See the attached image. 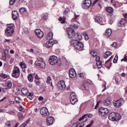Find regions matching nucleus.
Wrapping results in <instances>:
<instances>
[{
  "mask_svg": "<svg viewBox=\"0 0 127 127\" xmlns=\"http://www.w3.org/2000/svg\"><path fill=\"white\" fill-rule=\"evenodd\" d=\"M127 23V20L125 19H123L120 22V24L121 25H124V24H126Z\"/></svg>",
  "mask_w": 127,
  "mask_h": 127,
  "instance_id": "36",
  "label": "nucleus"
},
{
  "mask_svg": "<svg viewBox=\"0 0 127 127\" xmlns=\"http://www.w3.org/2000/svg\"><path fill=\"white\" fill-rule=\"evenodd\" d=\"M92 4V1L91 0H85L82 4V6L83 8H89Z\"/></svg>",
  "mask_w": 127,
  "mask_h": 127,
  "instance_id": "10",
  "label": "nucleus"
},
{
  "mask_svg": "<svg viewBox=\"0 0 127 127\" xmlns=\"http://www.w3.org/2000/svg\"><path fill=\"white\" fill-rule=\"evenodd\" d=\"M95 22H98V23L101 25H104L106 23L105 20L103 19V18L99 16H95Z\"/></svg>",
  "mask_w": 127,
  "mask_h": 127,
  "instance_id": "12",
  "label": "nucleus"
},
{
  "mask_svg": "<svg viewBox=\"0 0 127 127\" xmlns=\"http://www.w3.org/2000/svg\"><path fill=\"white\" fill-rule=\"evenodd\" d=\"M13 61H14V60H13V59H10L9 61L10 64H12V63H13Z\"/></svg>",
  "mask_w": 127,
  "mask_h": 127,
  "instance_id": "64",
  "label": "nucleus"
},
{
  "mask_svg": "<svg viewBox=\"0 0 127 127\" xmlns=\"http://www.w3.org/2000/svg\"><path fill=\"white\" fill-rule=\"evenodd\" d=\"M39 101H43L44 100V98H43V97L40 96L38 98Z\"/></svg>",
  "mask_w": 127,
  "mask_h": 127,
  "instance_id": "60",
  "label": "nucleus"
},
{
  "mask_svg": "<svg viewBox=\"0 0 127 127\" xmlns=\"http://www.w3.org/2000/svg\"><path fill=\"white\" fill-rule=\"evenodd\" d=\"M70 102L72 105H75L78 102L77 96L70 97Z\"/></svg>",
  "mask_w": 127,
  "mask_h": 127,
  "instance_id": "17",
  "label": "nucleus"
},
{
  "mask_svg": "<svg viewBox=\"0 0 127 127\" xmlns=\"http://www.w3.org/2000/svg\"><path fill=\"white\" fill-rule=\"evenodd\" d=\"M46 82L47 83V84H50L51 83V77L50 76L47 77Z\"/></svg>",
  "mask_w": 127,
  "mask_h": 127,
  "instance_id": "40",
  "label": "nucleus"
},
{
  "mask_svg": "<svg viewBox=\"0 0 127 127\" xmlns=\"http://www.w3.org/2000/svg\"><path fill=\"white\" fill-rule=\"evenodd\" d=\"M49 62L51 65H58V59L55 56H52L49 59Z\"/></svg>",
  "mask_w": 127,
  "mask_h": 127,
  "instance_id": "9",
  "label": "nucleus"
},
{
  "mask_svg": "<svg viewBox=\"0 0 127 127\" xmlns=\"http://www.w3.org/2000/svg\"><path fill=\"white\" fill-rule=\"evenodd\" d=\"M79 78H81V79H84V77L86 76V73L85 72H82L78 74Z\"/></svg>",
  "mask_w": 127,
  "mask_h": 127,
  "instance_id": "29",
  "label": "nucleus"
},
{
  "mask_svg": "<svg viewBox=\"0 0 127 127\" xmlns=\"http://www.w3.org/2000/svg\"><path fill=\"white\" fill-rule=\"evenodd\" d=\"M3 53L4 56H6L7 58H10V55H9V52L8 50L6 49L3 51Z\"/></svg>",
  "mask_w": 127,
  "mask_h": 127,
  "instance_id": "25",
  "label": "nucleus"
},
{
  "mask_svg": "<svg viewBox=\"0 0 127 127\" xmlns=\"http://www.w3.org/2000/svg\"><path fill=\"white\" fill-rule=\"evenodd\" d=\"M71 26L73 27V28H75V29H78V28H79V26H78V25L76 24H72Z\"/></svg>",
  "mask_w": 127,
  "mask_h": 127,
  "instance_id": "45",
  "label": "nucleus"
},
{
  "mask_svg": "<svg viewBox=\"0 0 127 127\" xmlns=\"http://www.w3.org/2000/svg\"><path fill=\"white\" fill-rule=\"evenodd\" d=\"M14 2H15V0H9V4L10 5H12V4H13V3H14Z\"/></svg>",
  "mask_w": 127,
  "mask_h": 127,
  "instance_id": "48",
  "label": "nucleus"
},
{
  "mask_svg": "<svg viewBox=\"0 0 127 127\" xmlns=\"http://www.w3.org/2000/svg\"><path fill=\"white\" fill-rule=\"evenodd\" d=\"M93 124H94V121L92 120L90 124L87 125L86 127H91L92 125H93Z\"/></svg>",
  "mask_w": 127,
  "mask_h": 127,
  "instance_id": "51",
  "label": "nucleus"
},
{
  "mask_svg": "<svg viewBox=\"0 0 127 127\" xmlns=\"http://www.w3.org/2000/svg\"><path fill=\"white\" fill-rule=\"evenodd\" d=\"M18 12L16 11H13L12 12V18L13 20H16L18 18Z\"/></svg>",
  "mask_w": 127,
  "mask_h": 127,
  "instance_id": "19",
  "label": "nucleus"
},
{
  "mask_svg": "<svg viewBox=\"0 0 127 127\" xmlns=\"http://www.w3.org/2000/svg\"><path fill=\"white\" fill-rule=\"evenodd\" d=\"M90 117V115L89 114H85L84 116H83L81 118H80L79 119V121H82V123H86L88 121V118Z\"/></svg>",
  "mask_w": 127,
  "mask_h": 127,
  "instance_id": "16",
  "label": "nucleus"
},
{
  "mask_svg": "<svg viewBox=\"0 0 127 127\" xmlns=\"http://www.w3.org/2000/svg\"><path fill=\"white\" fill-rule=\"evenodd\" d=\"M118 58H119V57L118 56H116L115 58L113 60L114 63H117V62H118Z\"/></svg>",
  "mask_w": 127,
  "mask_h": 127,
  "instance_id": "42",
  "label": "nucleus"
},
{
  "mask_svg": "<svg viewBox=\"0 0 127 127\" xmlns=\"http://www.w3.org/2000/svg\"><path fill=\"white\" fill-rule=\"evenodd\" d=\"M69 10L68 9V8H66L64 11L65 13H66V14H67V13H68V12H69Z\"/></svg>",
  "mask_w": 127,
  "mask_h": 127,
  "instance_id": "57",
  "label": "nucleus"
},
{
  "mask_svg": "<svg viewBox=\"0 0 127 127\" xmlns=\"http://www.w3.org/2000/svg\"><path fill=\"white\" fill-rule=\"evenodd\" d=\"M111 46H112V47H117V43L116 42L113 43L111 45Z\"/></svg>",
  "mask_w": 127,
  "mask_h": 127,
  "instance_id": "59",
  "label": "nucleus"
},
{
  "mask_svg": "<svg viewBox=\"0 0 127 127\" xmlns=\"http://www.w3.org/2000/svg\"><path fill=\"white\" fill-rule=\"evenodd\" d=\"M58 20L59 21H61V23H62V24L64 23V19H63V18H62V17H59Z\"/></svg>",
  "mask_w": 127,
  "mask_h": 127,
  "instance_id": "41",
  "label": "nucleus"
},
{
  "mask_svg": "<svg viewBox=\"0 0 127 127\" xmlns=\"http://www.w3.org/2000/svg\"><path fill=\"white\" fill-rule=\"evenodd\" d=\"M69 76L70 78H76L77 73L74 68H71L69 71Z\"/></svg>",
  "mask_w": 127,
  "mask_h": 127,
  "instance_id": "13",
  "label": "nucleus"
},
{
  "mask_svg": "<svg viewBox=\"0 0 127 127\" xmlns=\"http://www.w3.org/2000/svg\"><path fill=\"white\" fill-rule=\"evenodd\" d=\"M35 64L36 66H38L43 69H44L46 66L45 62L43 61V59L41 58H38L37 60L35 62Z\"/></svg>",
  "mask_w": 127,
  "mask_h": 127,
  "instance_id": "4",
  "label": "nucleus"
},
{
  "mask_svg": "<svg viewBox=\"0 0 127 127\" xmlns=\"http://www.w3.org/2000/svg\"><path fill=\"white\" fill-rule=\"evenodd\" d=\"M51 41L53 43V44H57L58 43V42L56 40H51Z\"/></svg>",
  "mask_w": 127,
  "mask_h": 127,
  "instance_id": "52",
  "label": "nucleus"
},
{
  "mask_svg": "<svg viewBox=\"0 0 127 127\" xmlns=\"http://www.w3.org/2000/svg\"><path fill=\"white\" fill-rule=\"evenodd\" d=\"M40 114L43 116V117H44L45 118H46V117L48 116L49 115V112H48V109L45 107L42 108L40 110Z\"/></svg>",
  "mask_w": 127,
  "mask_h": 127,
  "instance_id": "11",
  "label": "nucleus"
},
{
  "mask_svg": "<svg viewBox=\"0 0 127 127\" xmlns=\"http://www.w3.org/2000/svg\"><path fill=\"white\" fill-rule=\"evenodd\" d=\"M35 32L38 38H42L43 37V35H44L43 32L40 29H36Z\"/></svg>",
  "mask_w": 127,
  "mask_h": 127,
  "instance_id": "14",
  "label": "nucleus"
},
{
  "mask_svg": "<svg viewBox=\"0 0 127 127\" xmlns=\"http://www.w3.org/2000/svg\"><path fill=\"white\" fill-rule=\"evenodd\" d=\"M0 77L3 79H6V78H7V75L4 73H1L0 74Z\"/></svg>",
  "mask_w": 127,
  "mask_h": 127,
  "instance_id": "38",
  "label": "nucleus"
},
{
  "mask_svg": "<svg viewBox=\"0 0 127 127\" xmlns=\"http://www.w3.org/2000/svg\"><path fill=\"white\" fill-rule=\"evenodd\" d=\"M23 31L25 33H28V29L27 28H25L23 29Z\"/></svg>",
  "mask_w": 127,
  "mask_h": 127,
  "instance_id": "50",
  "label": "nucleus"
},
{
  "mask_svg": "<svg viewBox=\"0 0 127 127\" xmlns=\"http://www.w3.org/2000/svg\"><path fill=\"white\" fill-rule=\"evenodd\" d=\"M90 54L93 56V57H95V56H97V55H98V53H97L96 51H92L90 52Z\"/></svg>",
  "mask_w": 127,
  "mask_h": 127,
  "instance_id": "34",
  "label": "nucleus"
},
{
  "mask_svg": "<svg viewBox=\"0 0 127 127\" xmlns=\"http://www.w3.org/2000/svg\"><path fill=\"white\" fill-rule=\"evenodd\" d=\"M36 84L37 86H39L41 84V81L38 80V81H36Z\"/></svg>",
  "mask_w": 127,
  "mask_h": 127,
  "instance_id": "54",
  "label": "nucleus"
},
{
  "mask_svg": "<svg viewBox=\"0 0 127 127\" xmlns=\"http://www.w3.org/2000/svg\"><path fill=\"white\" fill-rule=\"evenodd\" d=\"M15 101L18 104H20V98H19V97H15Z\"/></svg>",
  "mask_w": 127,
  "mask_h": 127,
  "instance_id": "39",
  "label": "nucleus"
},
{
  "mask_svg": "<svg viewBox=\"0 0 127 127\" xmlns=\"http://www.w3.org/2000/svg\"><path fill=\"white\" fill-rule=\"evenodd\" d=\"M7 28L5 30V33L7 35H12L13 32H14V24H9L7 25Z\"/></svg>",
  "mask_w": 127,
  "mask_h": 127,
  "instance_id": "3",
  "label": "nucleus"
},
{
  "mask_svg": "<svg viewBox=\"0 0 127 127\" xmlns=\"http://www.w3.org/2000/svg\"><path fill=\"white\" fill-rule=\"evenodd\" d=\"M82 35L83 34H82V33H75V34L74 35V37L73 38H75L76 41L77 40H81L82 38Z\"/></svg>",
  "mask_w": 127,
  "mask_h": 127,
  "instance_id": "18",
  "label": "nucleus"
},
{
  "mask_svg": "<svg viewBox=\"0 0 127 127\" xmlns=\"http://www.w3.org/2000/svg\"><path fill=\"white\" fill-rule=\"evenodd\" d=\"M95 60L96 61V62H97L98 61H100V57L99 56H97L96 59H95Z\"/></svg>",
  "mask_w": 127,
  "mask_h": 127,
  "instance_id": "63",
  "label": "nucleus"
},
{
  "mask_svg": "<svg viewBox=\"0 0 127 127\" xmlns=\"http://www.w3.org/2000/svg\"><path fill=\"white\" fill-rule=\"evenodd\" d=\"M66 35L68 38H74L75 37V30L72 28H68L66 30Z\"/></svg>",
  "mask_w": 127,
  "mask_h": 127,
  "instance_id": "7",
  "label": "nucleus"
},
{
  "mask_svg": "<svg viewBox=\"0 0 127 127\" xmlns=\"http://www.w3.org/2000/svg\"><path fill=\"white\" fill-rule=\"evenodd\" d=\"M7 87H8V88H10L12 86V84H11V82H8L7 83Z\"/></svg>",
  "mask_w": 127,
  "mask_h": 127,
  "instance_id": "58",
  "label": "nucleus"
},
{
  "mask_svg": "<svg viewBox=\"0 0 127 127\" xmlns=\"http://www.w3.org/2000/svg\"><path fill=\"white\" fill-rule=\"evenodd\" d=\"M79 16H80V15H77L76 14V13H74V20L77 19V18H78Z\"/></svg>",
  "mask_w": 127,
  "mask_h": 127,
  "instance_id": "53",
  "label": "nucleus"
},
{
  "mask_svg": "<svg viewBox=\"0 0 127 127\" xmlns=\"http://www.w3.org/2000/svg\"><path fill=\"white\" fill-rule=\"evenodd\" d=\"M103 104L106 107H111V100L110 99H105L103 102Z\"/></svg>",
  "mask_w": 127,
  "mask_h": 127,
  "instance_id": "22",
  "label": "nucleus"
},
{
  "mask_svg": "<svg viewBox=\"0 0 127 127\" xmlns=\"http://www.w3.org/2000/svg\"><path fill=\"white\" fill-rule=\"evenodd\" d=\"M25 11H26V9H25V8H21L20 9V12L21 13H23Z\"/></svg>",
  "mask_w": 127,
  "mask_h": 127,
  "instance_id": "44",
  "label": "nucleus"
},
{
  "mask_svg": "<svg viewBox=\"0 0 127 127\" xmlns=\"http://www.w3.org/2000/svg\"><path fill=\"white\" fill-rule=\"evenodd\" d=\"M64 86V80H61L59 81L57 86L60 90H63V86Z\"/></svg>",
  "mask_w": 127,
  "mask_h": 127,
  "instance_id": "21",
  "label": "nucleus"
},
{
  "mask_svg": "<svg viewBox=\"0 0 127 127\" xmlns=\"http://www.w3.org/2000/svg\"><path fill=\"white\" fill-rule=\"evenodd\" d=\"M5 126L6 127H11L10 122L9 121L6 122L5 123Z\"/></svg>",
  "mask_w": 127,
  "mask_h": 127,
  "instance_id": "47",
  "label": "nucleus"
},
{
  "mask_svg": "<svg viewBox=\"0 0 127 127\" xmlns=\"http://www.w3.org/2000/svg\"><path fill=\"white\" fill-rule=\"evenodd\" d=\"M83 35L85 37V40H88L89 39V37L88 36V34L87 33H84Z\"/></svg>",
  "mask_w": 127,
  "mask_h": 127,
  "instance_id": "43",
  "label": "nucleus"
},
{
  "mask_svg": "<svg viewBox=\"0 0 127 127\" xmlns=\"http://www.w3.org/2000/svg\"><path fill=\"white\" fill-rule=\"evenodd\" d=\"M113 103L114 107H116V108H120V107H122L123 104L125 103V99L123 98H121L118 100H113Z\"/></svg>",
  "mask_w": 127,
  "mask_h": 127,
  "instance_id": "6",
  "label": "nucleus"
},
{
  "mask_svg": "<svg viewBox=\"0 0 127 127\" xmlns=\"http://www.w3.org/2000/svg\"><path fill=\"white\" fill-rule=\"evenodd\" d=\"M69 43L70 45L74 46L75 50L78 51H82L84 49V44L81 42L72 39L69 41Z\"/></svg>",
  "mask_w": 127,
  "mask_h": 127,
  "instance_id": "1",
  "label": "nucleus"
},
{
  "mask_svg": "<svg viewBox=\"0 0 127 127\" xmlns=\"http://www.w3.org/2000/svg\"><path fill=\"white\" fill-rule=\"evenodd\" d=\"M8 114H9V115H14V111H11Z\"/></svg>",
  "mask_w": 127,
  "mask_h": 127,
  "instance_id": "62",
  "label": "nucleus"
},
{
  "mask_svg": "<svg viewBox=\"0 0 127 127\" xmlns=\"http://www.w3.org/2000/svg\"><path fill=\"white\" fill-rule=\"evenodd\" d=\"M18 119L20 121L21 120H22V119H23V115H22V113H18Z\"/></svg>",
  "mask_w": 127,
  "mask_h": 127,
  "instance_id": "35",
  "label": "nucleus"
},
{
  "mask_svg": "<svg viewBox=\"0 0 127 127\" xmlns=\"http://www.w3.org/2000/svg\"><path fill=\"white\" fill-rule=\"evenodd\" d=\"M48 18V14L47 13L42 14V19H44V20H46V19H47Z\"/></svg>",
  "mask_w": 127,
  "mask_h": 127,
  "instance_id": "32",
  "label": "nucleus"
},
{
  "mask_svg": "<svg viewBox=\"0 0 127 127\" xmlns=\"http://www.w3.org/2000/svg\"><path fill=\"white\" fill-rule=\"evenodd\" d=\"M21 92L23 95H27L28 93V90H27L26 88H23L21 89Z\"/></svg>",
  "mask_w": 127,
  "mask_h": 127,
  "instance_id": "28",
  "label": "nucleus"
},
{
  "mask_svg": "<svg viewBox=\"0 0 127 127\" xmlns=\"http://www.w3.org/2000/svg\"><path fill=\"white\" fill-rule=\"evenodd\" d=\"M46 121L48 126H52L53 125V122H54V118L52 117H47Z\"/></svg>",
  "mask_w": 127,
  "mask_h": 127,
  "instance_id": "15",
  "label": "nucleus"
},
{
  "mask_svg": "<svg viewBox=\"0 0 127 127\" xmlns=\"http://www.w3.org/2000/svg\"><path fill=\"white\" fill-rule=\"evenodd\" d=\"M112 35V29H108L106 30L105 33L104 34V37H106V38H109L110 36Z\"/></svg>",
  "mask_w": 127,
  "mask_h": 127,
  "instance_id": "20",
  "label": "nucleus"
},
{
  "mask_svg": "<svg viewBox=\"0 0 127 127\" xmlns=\"http://www.w3.org/2000/svg\"><path fill=\"white\" fill-rule=\"evenodd\" d=\"M98 1H99V0H96L94 1L92 3V5H94V4H96V3H97V2H98Z\"/></svg>",
  "mask_w": 127,
  "mask_h": 127,
  "instance_id": "61",
  "label": "nucleus"
},
{
  "mask_svg": "<svg viewBox=\"0 0 127 127\" xmlns=\"http://www.w3.org/2000/svg\"><path fill=\"white\" fill-rule=\"evenodd\" d=\"M111 55H112V52H106L104 55V59H107L109 57V56H111Z\"/></svg>",
  "mask_w": 127,
  "mask_h": 127,
  "instance_id": "26",
  "label": "nucleus"
},
{
  "mask_svg": "<svg viewBox=\"0 0 127 127\" xmlns=\"http://www.w3.org/2000/svg\"><path fill=\"white\" fill-rule=\"evenodd\" d=\"M107 11L109 13H113L114 12V9L112 7H109L107 8Z\"/></svg>",
  "mask_w": 127,
  "mask_h": 127,
  "instance_id": "30",
  "label": "nucleus"
},
{
  "mask_svg": "<svg viewBox=\"0 0 127 127\" xmlns=\"http://www.w3.org/2000/svg\"><path fill=\"white\" fill-rule=\"evenodd\" d=\"M70 97H77V96H76V93H75V92H71Z\"/></svg>",
  "mask_w": 127,
  "mask_h": 127,
  "instance_id": "49",
  "label": "nucleus"
},
{
  "mask_svg": "<svg viewBox=\"0 0 127 127\" xmlns=\"http://www.w3.org/2000/svg\"><path fill=\"white\" fill-rule=\"evenodd\" d=\"M84 126V125L83 122L77 123L76 125V127H83Z\"/></svg>",
  "mask_w": 127,
  "mask_h": 127,
  "instance_id": "31",
  "label": "nucleus"
},
{
  "mask_svg": "<svg viewBox=\"0 0 127 127\" xmlns=\"http://www.w3.org/2000/svg\"><path fill=\"white\" fill-rule=\"evenodd\" d=\"M121 118L122 117L120 114L116 113L115 112H112L108 116V118L110 121H115L116 122H117V121H120Z\"/></svg>",
  "mask_w": 127,
  "mask_h": 127,
  "instance_id": "2",
  "label": "nucleus"
},
{
  "mask_svg": "<svg viewBox=\"0 0 127 127\" xmlns=\"http://www.w3.org/2000/svg\"><path fill=\"white\" fill-rule=\"evenodd\" d=\"M53 37V33L50 32H49L47 36V40L51 41Z\"/></svg>",
  "mask_w": 127,
  "mask_h": 127,
  "instance_id": "24",
  "label": "nucleus"
},
{
  "mask_svg": "<svg viewBox=\"0 0 127 127\" xmlns=\"http://www.w3.org/2000/svg\"><path fill=\"white\" fill-rule=\"evenodd\" d=\"M20 75V70L19 68L17 67V66L14 65V69L12 72V76L14 78H18Z\"/></svg>",
  "mask_w": 127,
  "mask_h": 127,
  "instance_id": "8",
  "label": "nucleus"
},
{
  "mask_svg": "<svg viewBox=\"0 0 127 127\" xmlns=\"http://www.w3.org/2000/svg\"><path fill=\"white\" fill-rule=\"evenodd\" d=\"M86 86L85 85V84H83L82 86H81V89L82 90H86Z\"/></svg>",
  "mask_w": 127,
  "mask_h": 127,
  "instance_id": "55",
  "label": "nucleus"
},
{
  "mask_svg": "<svg viewBox=\"0 0 127 127\" xmlns=\"http://www.w3.org/2000/svg\"><path fill=\"white\" fill-rule=\"evenodd\" d=\"M29 121H27V122L23 123L20 126V127H25V126H26V125H27V123H29Z\"/></svg>",
  "mask_w": 127,
  "mask_h": 127,
  "instance_id": "46",
  "label": "nucleus"
},
{
  "mask_svg": "<svg viewBox=\"0 0 127 127\" xmlns=\"http://www.w3.org/2000/svg\"><path fill=\"white\" fill-rule=\"evenodd\" d=\"M20 66L23 69H25L26 68V64L24 62H21L20 63Z\"/></svg>",
  "mask_w": 127,
  "mask_h": 127,
  "instance_id": "33",
  "label": "nucleus"
},
{
  "mask_svg": "<svg viewBox=\"0 0 127 127\" xmlns=\"http://www.w3.org/2000/svg\"><path fill=\"white\" fill-rule=\"evenodd\" d=\"M98 114L99 116H101L102 118H105L106 116L109 114V109H108V108L101 107L99 109Z\"/></svg>",
  "mask_w": 127,
  "mask_h": 127,
  "instance_id": "5",
  "label": "nucleus"
},
{
  "mask_svg": "<svg viewBox=\"0 0 127 127\" xmlns=\"http://www.w3.org/2000/svg\"><path fill=\"white\" fill-rule=\"evenodd\" d=\"M96 64H97L98 68H101V67L102 66V61H98L96 62Z\"/></svg>",
  "mask_w": 127,
  "mask_h": 127,
  "instance_id": "37",
  "label": "nucleus"
},
{
  "mask_svg": "<svg viewBox=\"0 0 127 127\" xmlns=\"http://www.w3.org/2000/svg\"><path fill=\"white\" fill-rule=\"evenodd\" d=\"M45 46L47 48H50V47H52L53 46V43H52L51 41H48L46 42Z\"/></svg>",
  "mask_w": 127,
  "mask_h": 127,
  "instance_id": "23",
  "label": "nucleus"
},
{
  "mask_svg": "<svg viewBox=\"0 0 127 127\" xmlns=\"http://www.w3.org/2000/svg\"><path fill=\"white\" fill-rule=\"evenodd\" d=\"M115 81L116 84H119V78H118V77L115 78Z\"/></svg>",
  "mask_w": 127,
  "mask_h": 127,
  "instance_id": "56",
  "label": "nucleus"
},
{
  "mask_svg": "<svg viewBox=\"0 0 127 127\" xmlns=\"http://www.w3.org/2000/svg\"><path fill=\"white\" fill-rule=\"evenodd\" d=\"M28 80L29 82H33V76H32V74H30L27 76Z\"/></svg>",
  "mask_w": 127,
  "mask_h": 127,
  "instance_id": "27",
  "label": "nucleus"
}]
</instances>
